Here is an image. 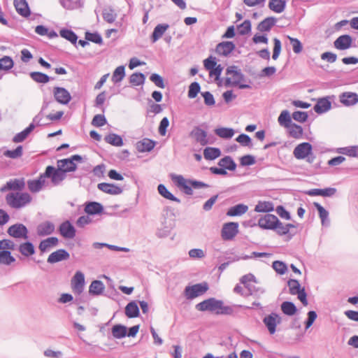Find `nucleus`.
Returning <instances> with one entry per match:
<instances>
[{
	"label": "nucleus",
	"mask_w": 358,
	"mask_h": 358,
	"mask_svg": "<svg viewBox=\"0 0 358 358\" xmlns=\"http://www.w3.org/2000/svg\"><path fill=\"white\" fill-rule=\"evenodd\" d=\"M196 308L199 311H210L216 315H231L234 313V308L227 306L222 301L210 298L198 303Z\"/></svg>",
	"instance_id": "1"
},
{
	"label": "nucleus",
	"mask_w": 358,
	"mask_h": 358,
	"mask_svg": "<svg viewBox=\"0 0 358 358\" xmlns=\"http://www.w3.org/2000/svg\"><path fill=\"white\" fill-rule=\"evenodd\" d=\"M6 201L11 208L19 209L31 203L32 197L28 192H12L6 196Z\"/></svg>",
	"instance_id": "2"
},
{
	"label": "nucleus",
	"mask_w": 358,
	"mask_h": 358,
	"mask_svg": "<svg viewBox=\"0 0 358 358\" xmlns=\"http://www.w3.org/2000/svg\"><path fill=\"white\" fill-rule=\"evenodd\" d=\"M172 180L178 186V187H179L186 194L188 195H192L193 194L192 188L201 189L208 187V185L202 182L187 180L180 175L173 176L172 177Z\"/></svg>",
	"instance_id": "3"
},
{
	"label": "nucleus",
	"mask_w": 358,
	"mask_h": 358,
	"mask_svg": "<svg viewBox=\"0 0 358 358\" xmlns=\"http://www.w3.org/2000/svg\"><path fill=\"white\" fill-rule=\"evenodd\" d=\"M50 170V168H46L45 171L41 174L38 178L29 180L27 181V188L30 192L35 194L43 189L47 184L46 176L49 174Z\"/></svg>",
	"instance_id": "4"
},
{
	"label": "nucleus",
	"mask_w": 358,
	"mask_h": 358,
	"mask_svg": "<svg viewBox=\"0 0 358 358\" xmlns=\"http://www.w3.org/2000/svg\"><path fill=\"white\" fill-rule=\"evenodd\" d=\"M289 293L293 295L297 294L298 299L301 302L306 306L308 301L306 299V293L304 288L301 287L299 281L296 280L291 279L287 282Z\"/></svg>",
	"instance_id": "5"
},
{
	"label": "nucleus",
	"mask_w": 358,
	"mask_h": 358,
	"mask_svg": "<svg viewBox=\"0 0 358 358\" xmlns=\"http://www.w3.org/2000/svg\"><path fill=\"white\" fill-rule=\"evenodd\" d=\"M208 289L206 282L196 284L192 286H187L185 289V295L188 299H193L203 294Z\"/></svg>",
	"instance_id": "6"
},
{
	"label": "nucleus",
	"mask_w": 358,
	"mask_h": 358,
	"mask_svg": "<svg viewBox=\"0 0 358 358\" xmlns=\"http://www.w3.org/2000/svg\"><path fill=\"white\" fill-rule=\"evenodd\" d=\"M243 80V75L236 66H229L227 69L226 85H238Z\"/></svg>",
	"instance_id": "7"
},
{
	"label": "nucleus",
	"mask_w": 358,
	"mask_h": 358,
	"mask_svg": "<svg viewBox=\"0 0 358 358\" xmlns=\"http://www.w3.org/2000/svg\"><path fill=\"white\" fill-rule=\"evenodd\" d=\"M238 233V224L230 222L223 224L221 230L222 238L224 241L232 240Z\"/></svg>",
	"instance_id": "8"
},
{
	"label": "nucleus",
	"mask_w": 358,
	"mask_h": 358,
	"mask_svg": "<svg viewBox=\"0 0 358 358\" xmlns=\"http://www.w3.org/2000/svg\"><path fill=\"white\" fill-rule=\"evenodd\" d=\"M82 158L80 156L75 155L69 159L59 160L57 162V166L60 167V169L66 173V172H71L76 170V165L74 163V161L80 162Z\"/></svg>",
	"instance_id": "9"
},
{
	"label": "nucleus",
	"mask_w": 358,
	"mask_h": 358,
	"mask_svg": "<svg viewBox=\"0 0 358 358\" xmlns=\"http://www.w3.org/2000/svg\"><path fill=\"white\" fill-rule=\"evenodd\" d=\"M7 233L9 236L15 238L27 239L28 238V230L22 224H15L10 226L8 227Z\"/></svg>",
	"instance_id": "10"
},
{
	"label": "nucleus",
	"mask_w": 358,
	"mask_h": 358,
	"mask_svg": "<svg viewBox=\"0 0 358 358\" xmlns=\"http://www.w3.org/2000/svg\"><path fill=\"white\" fill-rule=\"evenodd\" d=\"M71 285L74 293L80 294L83 292L85 285V277L81 271L76 272L71 280Z\"/></svg>",
	"instance_id": "11"
},
{
	"label": "nucleus",
	"mask_w": 358,
	"mask_h": 358,
	"mask_svg": "<svg viewBox=\"0 0 358 358\" xmlns=\"http://www.w3.org/2000/svg\"><path fill=\"white\" fill-rule=\"evenodd\" d=\"M312 145L309 143H301L294 150L293 155L297 159H303L312 152Z\"/></svg>",
	"instance_id": "12"
},
{
	"label": "nucleus",
	"mask_w": 358,
	"mask_h": 358,
	"mask_svg": "<svg viewBox=\"0 0 358 358\" xmlns=\"http://www.w3.org/2000/svg\"><path fill=\"white\" fill-rule=\"evenodd\" d=\"M278 223V218L271 214H266L258 221V225L262 229H273Z\"/></svg>",
	"instance_id": "13"
},
{
	"label": "nucleus",
	"mask_w": 358,
	"mask_h": 358,
	"mask_svg": "<svg viewBox=\"0 0 358 358\" xmlns=\"http://www.w3.org/2000/svg\"><path fill=\"white\" fill-rule=\"evenodd\" d=\"M263 322L269 333L273 334L275 332L276 326L281 322V317L278 314L271 313L266 316Z\"/></svg>",
	"instance_id": "14"
},
{
	"label": "nucleus",
	"mask_w": 358,
	"mask_h": 358,
	"mask_svg": "<svg viewBox=\"0 0 358 358\" xmlns=\"http://www.w3.org/2000/svg\"><path fill=\"white\" fill-rule=\"evenodd\" d=\"M46 168H50L49 174L46 176V179L50 178L51 181L55 185H58L66 178V173L62 171L60 167L56 169L52 166H48Z\"/></svg>",
	"instance_id": "15"
},
{
	"label": "nucleus",
	"mask_w": 358,
	"mask_h": 358,
	"mask_svg": "<svg viewBox=\"0 0 358 358\" xmlns=\"http://www.w3.org/2000/svg\"><path fill=\"white\" fill-rule=\"evenodd\" d=\"M53 94L56 101L62 104L69 103L71 99L70 93L64 87H55Z\"/></svg>",
	"instance_id": "16"
},
{
	"label": "nucleus",
	"mask_w": 358,
	"mask_h": 358,
	"mask_svg": "<svg viewBox=\"0 0 358 358\" xmlns=\"http://www.w3.org/2000/svg\"><path fill=\"white\" fill-rule=\"evenodd\" d=\"M352 43V37L350 35L345 34L337 38L334 42V45L337 50H345L351 47Z\"/></svg>",
	"instance_id": "17"
},
{
	"label": "nucleus",
	"mask_w": 358,
	"mask_h": 358,
	"mask_svg": "<svg viewBox=\"0 0 358 358\" xmlns=\"http://www.w3.org/2000/svg\"><path fill=\"white\" fill-rule=\"evenodd\" d=\"M25 182L23 178L10 180L1 187V191L6 190L20 191L24 188Z\"/></svg>",
	"instance_id": "18"
},
{
	"label": "nucleus",
	"mask_w": 358,
	"mask_h": 358,
	"mask_svg": "<svg viewBox=\"0 0 358 358\" xmlns=\"http://www.w3.org/2000/svg\"><path fill=\"white\" fill-rule=\"evenodd\" d=\"M340 102L345 106H350L358 102V95L355 92H345L339 96Z\"/></svg>",
	"instance_id": "19"
},
{
	"label": "nucleus",
	"mask_w": 358,
	"mask_h": 358,
	"mask_svg": "<svg viewBox=\"0 0 358 358\" xmlns=\"http://www.w3.org/2000/svg\"><path fill=\"white\" fill-rule=\"evenodd\" d=\"M59 233L65 238L71 239L76 236V229L69 221H66L59 226Z\"/></svg>",
	"instance_id": "20"
},
{
	"label": "nucleus",
	"mask_w": 358,
	"mask_h": 358,
	"mask_svg": "<svg viewBox=\"0 0 358 358\" xmlns=\"http://www.w3.org/2000/svg\"><path fill=\"white\" fill-rule=\"evenodd\" d=\"M69 253L64 249L57 250L51 253L48 257V262L55 264L60 261L66 260L69 258Z\"/></svg>",
	"instance_id": "21"
},
{
	"label": "nucleus",
	"mask_w": 358,
	"mask_h": 358,
	"mask_svg": "<svg viewBox=\"0 0 358 358\" xmlns=\"http://www.w3.org/2000/svg\"><path fill=\"white\" fill-rule=\"evenodd\" d=\"M235 49V45L231 41H224L220 43L217 46L215 51L220 55L227 56Z\"/></svg>",
	"instance_id": "22"
},
{
	"label": "nucleus",
	"mask_w": 358,
	"mask_h": 358,
	"mask_svg": "<svg viewBox=\"0 0 358 358\" xmlns=\"http://www.w3.org/2000/svg\"><path fill=\"white\" fill-rule=\"evenodd\" d=\"M14 6L19 15L24 17L30 15L31 11L26 0H14Z\"/></svg>",
	"instance_id": "23"
},
{
	"label": "nucleus",
	"mask_w": 358,
	"mask_h": 358,
	"mask_svg": "<svg viewBox=\"0 0 358 358\" xmlns=\"http://www.w3.org/2000/svg\"><path fill=\"white\" fill-rule=\"evenodd\" d=\"M97 187L101 191L109 194L116 195L122 193V189L114 184L101 182L98 184Z\"/></svg>",
	"instance_id": "24"
},
{
	"label": "nucleus",
	"mask_w": 358,
	"mask_h": 358,
	"mask_svg": "<svg viewBox=\"0 0 358 358\" xmlns=\"http://www.w3.org/2000/svg\"><path fill=\"white\" fill-rule=\"evenodd\" d=\"M331 107V103L328 98H321L317 101V103L314 106V110L321 114L328 111Z\"/></svg>",
	"instance_id": "25"
},
{
	"label": "nucleus",
	"mask_w": 358,
	"mask_h": 358,
	"mask_svg": "<svg viewBox=\"0 0 358 358\" xmlns=\"http://www.w3.org/2000/svg\"><path fill=\"white\" fill-rule=\"evenodd\" d=\"M18 251L22 256L28 258L34 255L35 248L31 242H24L19 245Z\"/></svg>",
	"instance_id": "26"
},
{
	"label": "nucleus",
	"mask_w": 358,
	"mask_h": 358,
	"mask_svg": "<svg viewBox=\"0 0 358 358\" xmlns=\"http://www.w3.org/2000/svg\"><path fill=\"white\" fill-rule=\"evenodd\" d=\"M54 230L55 225L49 221L43 222L37 227V234L39 236L50 235Z\"/></svg>",
	"instance_id": "27"
},
{
	"label": "nucleus",
	"mask_w": 358,
	"mask_h": 358,
	"mask_svg": "<svg viewBox=\"0 0 358 358\" xmlns=\"http://www.w3.org/2000/svg\"><path fill=\"white\" fill-rule=\"evenodd\" d=\"M155 146V142L149 138H143L136 143V148L141 152H150Z\"/></svg>",
	"instance_id": "28"
},
{
	"label": "nucleus",
	"mask_w": 358,
	"mask_h": 358,
	"mask_svg": "<svg viewBox=\"0 0 358 358\" xmlns=\"http://www.w3.org/2000/svg\"><path fill=\"white\" fill-rule=\"evenodd\" d=\"M336 192L335 188L313 189L307 192L309 196H331Z\"/></svg>",
	"instance_id": "29"
},
{
	"label": "nucleus",
	"mask_w": 358,
	"mask_h": 358,
	"mask_svg": "<svg viewBox=\"0 0 358 358\" xmlns=\"http://www.w3.org/2000/svg\"><path fill=\"white\" fill-rule=\"evenodd\" d=\"M190 135L196 142L199 143L201 145H204L208 143L206 133L199 128H195L193 129Z\"/></svg>",
	"instance_id": "30"
},
{
	"label": "nucleus",
	"mask_w": 358,
	"mask_h": 358,
	"mask_svg": "<svg viewBox=\"0 0 358 358\" xmlns=\"http://www.w3.org/2000/svg\"><path fill=\"white\" fill-rule=\"evenodd\" d=\"M275 22L276 18L273 17H266L258 24L257 29L262 32L268 31L275 25Z\"/></svg>",
	"instance_id": "31"
},
{
	"label": "nucleus",
	"mask_w": 358,
	"mask_h": 358,
	"mask_svg": "<svg viewBox=\"0 0 358 358\" xmlns=\"http://www.w3.org/2000/svg\"><path fill=\"white\" fill-rule=\"evenodd\" d=\"M59 240L56 237H50L42 241L38 246L39 250L44 252L46 250L56 246L58 244Z\"/></svg>",
	"instance_id": "32"
},
{
	"label": "nucleus",
	"mask_w": 358,
	"mask_h": 358,
	"mask_svg": "<svg viewBox=\"0 0 358 358\" xmlns=\"http://www.w3.org/2000/svg\"><path fill=\"white\" fill-rule=\"evenodd\" d=\"M248 206L245 204H238L233 207H231L228 210L227 215L230 217L239 216L245 213L248 211Z\"/></svg>",
	"instance_id": "33"
},
{
	"label": "nucleus",
	"mask_w": 358,
	"mask_h": 358,
	"mask_svg": "<svg viewBox=\"0 0 358 358\" xmlns=\"http://www.w3.org/2000/svg\"><path fill=\"white\" fill-rule=\"evenodd\" d=\"M169 26L167 24H157L154 29L151 38L153 43L159 40L169 29Z\"/></svg>",
	"instance_id": "34"
},
{
	"label": "nucleus",
	"mask_w": 358,
	"mask_h": 358,
	"mask_svg": "<svg viewBox=\"0 0 358 358\" xmlns=\"http://www.w3.org/2000/svg\"><path fill=\"white\" fill-rule=\"evenodd\" d=\"M85 211L89 215H96L103 211V206L97 202H89L86 203Z\"/></svg>",
	"instance_id": "35"
},
{
	"label": "nucleus",
	"mask_w": 358,
	"mask_h": 358,
	"mask_svg": "<svg viewBox=\"0 0 358 358\" xmlns=\"http://www.w3.org/2000/svg\"><path fill=\"white\" fill-rule=\"evenodd\" d=\"M286 129H288L289 136L294 138L299 139L303 136V128L301 126L297 125L294 123L291 124Z\"/></svg>",
	"instance_id": "36"
},
{
	"label": "nucleus",
	"mask_w": 358,
	"mask_h": 358,
	"mask_svg": "<svg viewBox=\"0 0 358 358\" xmlns=\"http://www.w3.org/2000/svg\"><path fill=\"white\" fill-rule=\"evenodd\" d=\"M285 0H270L268 7L273 12L280 13L285 10Z\"/></svg>",
	"instance_id": "37"
},
{
	"label": "nucleus",
	"mask_w": 358,
	"mask_h": 358,
	"mask_svg": "<svg viewBox=\"0 0 358 358\" xmlns=\"http://www.w3.org/2000/svg\"><path fill=\"white\" fill-rule=\"evenodd\" d=\"M104 288V285L101 281L94 280L89 287V292L93 295H99L103 292Z\"/></svg>",
	"instance_id": "38"
},
{
	"label": "nucleus",
	"mask_w": 358,
	"mask_h": 358,
	"mask_svg": "<svg viewBox=\"0 0 358 358\" xmlns=\"http://www.w3.org/2000/svg\"><path fill=\"white\" fill-rule=\"evenodd\" d=\"M278 122L280 126L285 128L289 127L292 124L289 113L287 110H282L278 118Z\"/></svg>",
	"instance_id": "39"
},
{
	"label": "nucleus",
	"mask_w": 358,
	"mask_h": 358,
	"mask_svg": "<svg viewBox=\"0 0 358 358\" xmlns=\"http://www.w3.org/2000/svg\"><path fill=\"white\" fill-rule=\"evenodd\" d=\"M125 314L129 318L137 317L139 314L137 303L134 301L129 303L125 307Z\"/></svg>",
	"instance_id": "40"
},
{
	"label": "nucleus",
	"mask_w": 358,
	"mask_h": 358,
	"mask_svg": "<svg viewBox=\"0 0 358 358\" xmlns=\"http://www.w3.org/2000/svg\"><path fill=\"white\" fill-rule=\"evenodd\" d=\"M35 128V126L34 124H30L28 127H27L24 130L22 131L17 134L13 137V142L15 143H20L22 142L27 136L28 135L34 130Z\"/></svg>",
	"instance_id": "41"
},
{
	"label": "nucleus",
	"mask_w": 358,
	"mask_h": 358,
	"mask_svg": "<svg viewBox=\"0 0 358 358\" xmlns=\"http://www.w3.org/2000/svg\"><path fill=\"white\" fill-rule=\"evenodd\" d=\"M221 155L220 149L216 148H206L203 150V156L206 159L213 160L219 157Z\"/></svg>",
	"instance_id": "42"
},
{
	"label": "nucleus",
	"mask_w": 358,
	"mask_h": 358,
	"mask_svg": "<svg viewBox=\"0 0 358 358\" xmlns=\"http://www.w3.org/2000/svg\"><path fill=\"white\" fill-rule=\"evenodd\" d=\"M15 262L10 251H0V264L9 266Z\"/></svg>",
	"instance_id": "43"
},
{
	"label": "nucleus",
	"mask_w": 358,
	"mask_h": 358,
	"mask_svg": "<svg viewBox=\"0 0 358 358\" xmlns=\"http://www.w3.org/2000/svg\"><path fill=\"white\" fill-rule=\"evenodd\" d=\"M127 329L124 325L116 324L112 328V334L115 338H122L127 336Z\"/></svg>",
	"instance_id": "44"
},
{
	"label": "nucleus",
	"mask_w": 358,
	"mask_h": 358,
	"mask_svg": "<svg viewBox=\"0 0 358 358\" xmlns=\"http://www.w3.org/2000/svg\"><path fill=\"white\" fill-rule=\"evenodd\" d=\"M273 205L270 201H259L255 206V210L258 213H268L273 210Z\"/></svg>",
	"instance_id": "45"
},
{
	"label": "nucleus",
	"mask_w": 358,
	"mask_h": 358,
	"mask_svg": "<svg viewBox=\"0 0 358 358\" xmlns=\"http://www.w3.org/2000/svg\"><path fill=\"white\" fill-rule=\"evenodd\" d=\"M218 164L220 167H223L225 169H228L230 171L235 170L236 165L233 161V159L230 157H225L221 159Z\"/></svg>",
	"instance_id": "46"
},
{
	"label": "nucleus",
	"mask_w": 358,
	"mask_h": 358,
	"mask_svg": "<svg viewBox=\"0 0 358 358\" xmlns=\"http://www.w3.org/2000/svg\"><path fill=\"white\" fill-rule=\"evenodd\" d=\"M105 141L108 143L114 146H122L123 145L122 138L120 136L115 134H110L105 137Z\"/></svg>",
	"instance_id": "47"
},
{
	"label": "nucleus",
	"mask_w": 358,
	"mask_h": 358,
	"mask_svg": "<svg viewBox=\"0 0 358 358\" xmlns=\"http://www.w3.org/2000/svg\"><path fill=\"white\" fill-rule=\"evenodd\" d=\"M282 311L287 315H293L296 312V308L292 302L285 301L281 305Z\"/></svg>",
	"instance_id": "48"
},
{
	"label": "nucleus",
	"mask_w": 358,
	"mask_h": 358,
	"mask_svg": "<svg viewBox=\"0 0 358 358\" xmlns=\"http://www.w3.org/2000/svg\"><path fill=\"white\" fill-rule=\"evenodd\" d=\"M125 76L124 66H120L115 69L113 73L112 80L117 83L120 82Z\"/></svg>",
	"instance_id": "49"
},
{
	"label": "nucleus",
	"mask_w": 358,
	"mask_h": 358,
	"mask_svg": "<svg viewBox=\"0 0 358 358\" xmlns=\"http://www.w3.org/2000/svg\"><path fill=\"white\" fill-rule=\"evenodd\" d=\"M30 77L32 80L38 83H47L50 80V78L48 75L41 72H31Z\"/></svg>",
	"instance_id": "50"
},
{
	"label": "nucleus",
	"mask_w": 358,
	"mask_h": 358,
	"mask_svg": "<svg viewBox=\"0 0 358 358\" xmlns=\"http://www.w3.org/2000/svg\"><path fill=\"white\" fill-rule=\"evenodd\" d=\"M291 228H295V226L292 224H284L278 220V223L274 229H275L278 234L285 235L289 232Z\"/></svg>",
	"instance_id": "51"
},
{
	"label": "nucleus",
	"mask_w": 358,
	"mask_h": 358,
	"mask_svg": "<svg viewBox=\"0 0 358 358\" xmlns=\"http://www.w3.org/2000/svg\"><path fill=\"white\" fill-rule=\"evenodd\" d=\"M215 133L220 138H231L234 134V131L232 129L222 127L216 129Z\"/></svg>",
	"instance_id": "52"
},
{
	"label": "nucleus",
	"mask_w": 358,
	"mask_h": 358,
	"mask_svg": "<svg viewBox=\"0 0 358 358\" xmlns=\"http://www.w3.org/2000/svg\"><path fill=\"white\" fill-rule=\"evenodd\" d=\"M158 192L162 196H164V198L169 199V200H171V201H176V202H180V200L178 199L176 197H175L168 189L164 185H159L158 186Z\"/></svg>",
	"instance_id": "53"
},
{
	"label": "nucleus",
	"mask_w": 358,
	"mask_h": 358,
	"mask_svg": "<svg viewBox=\"0 0 358 358\" xmlns=\"http://www.w3.org/2000/svg\"><path fill=\"white\" fill-rule=\"evenodd\" d=\"M15 243L10 239L0 241V251H13L15 249Z\"/></svg>",
	"instance_id": "54"
},
{
	"label": "nucleus",
	"mask_w": 358,
	"mask_h": 358,
	"mask_svg": "<svg viewBox=\"0 0 358 358\" xmlns=\"http://www.w3.org/2000/svg\"><path fill=\"white\" fill-rule=\"evenodd\" d=\"M13 60L8 56H4L0 59V69L8 71L13 68Z\"/></svg>",
	"instance_id": "55"
},
{
	"label": "nucleus",
	"mask_w": 358,
	"mask_h": 358,
	"mask_svg": "<svg viewBox=\"0 0 358 358\" xmlns=\"http://www.w3.org/2000/svg\"><path fill=\"white\" fill-rule=\"evenodd\" d=\"M145 76L141 73H135L130 76V83L134 86H138L143 84Z\"/></svg>",
	"instance_id": "56"
},
{
	"label": "nucleus",
	"mask_w": 358,
	"mask_h": 358,
	"mask_svg": "<svg viewBox=\"0 0 358 358\" xmlns=\"http://www.w3.org/2000/svg\"><path fill=\"white\" fill-rule=\"evenodd\" d=\"M60 35L62 37L69 41L72 43L75 44L77 41L78 37L76 34L69 29H62L60 31Z\"/></svg>",
	"instance_id": "57"
},
{
	"label": "nucleus",
	"mask_w": 358,
	"mask_h": 358,
	"mask_svg": "<svg viewBox=\"0 0 358 358\" xmlns=\"http://www.w3.org/2000/svg\"><path fill=\"white\" fill-rule=\"evenodd\" d=\"M289 42L292 46V49L294 53L299 54L302 51L303 47L300 41L297 38L287 36Z\"/></svg>",
	"instance_id": "58"
},
{
	"label": "nucleus",
	"mask_w": 358,
	"mask_h": 358,
	"mask_svg": "<svg viewBox=\"0 0 358 358\" xmlns=\"http://www.w3.org/2000/svg\"><path fill=\"white\" fill-rule=\"evenodd\" d=\"M241 282L245 287H250L256 282L255 277L251 273L245 275L241 278Z\"/></svg>",
	"instance_id": "59"
},
{
	"label": "nucleus",
	"mask_w": 358,
	"mask_h": 358,
	"mask_svg": "<svg viewBox=\"0 0 358 358\" xmlns=\"http://www.w3.org/2000/svg\"><path fill=\"white\" fill-rule=\"evenodd\" d=\"M22 155V147L21 145H19L17 147L16 149L13 150H6L4 152V155L6 157L12 158V159H16L20 157H21Z\"/></svg>",
	"instance_id": "60"
},
{
	"label": "nucleus",
	"mask_w": 358,
	"mask_h": 358,
	"mask_svg": "<svg viewBox=\"0 0 358 358\" xmlns=\"http://www.w3.org/2000/svg\"><path fill=\"white\" fill-rule=\"evenodd\" d=\"M273 43H274V46H273L272 58L274 60H276L280 54L282 45H281L280 41L277 38H273Z\"/></svg>",
	"instance_id": "61"
},
{
	"label": "nucleus",
	"mask_w": 358,
	"mask_h": 358,
	"mask_svg": "<svg viewBox=\"0 0 358 358\" xmlns=\"http://www.w3.org/2000/svg\"><path fill=\"white\" fill-rule=\"evenodd\" d=\"M313 205L317 208V210L319 213V216L321 219L322 224H324L325 220L328 217V215H329L328 212L320 203H318L317 202H315L313 203Z\"/></svg>",
	"instance_id": "62"
},
{
	"label": "nucleus",
	"mask_w": 358,
	"mask_h": 358,
	"mask_svg": "<svg viewBox=\"0 0 358 358\" xmlns=\"http://www.w3.org/2000/svg\"><path fill=\"white\" fill-rule=\"evenodd\" d=\"M273 268L280 275L285 273L287 269L286 264L280 261L273 262Z\"/></svg>",
	"instance_id": "63"
},
{
	"label": "nucleus",
	"mask_w": 358,
	"mask_h": 358,
	"mask_svg": "<svg viewBox=\"0 0 358 358\" xmlns=\"http://www.w3.org/2000/svg\"><path fill=\"white\" fill-rule=\"evenodd\" d=\"M200 91V86L198 83H192L189 87L188 96L191 99L195 98Z\"/></svg>",
	"instance_id": "64"
}]
</instances>
